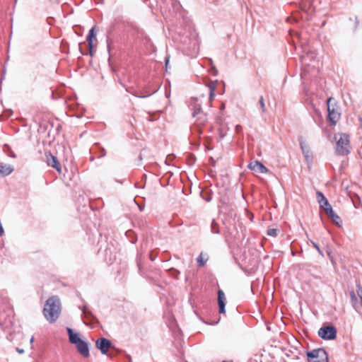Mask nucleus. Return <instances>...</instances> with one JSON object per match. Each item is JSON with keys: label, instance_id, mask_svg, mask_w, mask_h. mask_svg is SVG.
I'll return each mask as SVG.
<instances>
[{"label": "nucleus", "instance_id": "dca6fc26", "mask_svg": "<svg viewBox=\"0 0 362 362\" xmlns=\"http://www.w3.org/2000/svg\"><path fill=\"white\" fill-rule=\"evenodd\" d=\"M94 27L92 28L90 31H89V33L87 36V41H88V47H89V52H90V55H93V39L95 37V33H94Z\"/></svg>", "mask_w": 362, "mask_h": 362}, {"label": "nucleus", "instance_id": "7c9ffc66", "mask_svg": "<svg viewBox=\"0 0 362 362\" xmlns=\"http://www.w3.org/2000/svg\"><path fill=\"white\" fill-rule=\"evenodd\" d=\"M302 62H303V64H306V62H305V57H303L302 58Z\"/></svg>", "mask_w": 362, "mask_h": 362}, {"label": "nucleus", "instance_id": "f704fd0d", "mask_svg": "<svg viewBox=\"0 0 362 362\" xmlns=\"http://www.w3.org/2000/svg\"><path fill=\"white\" fill-rule=\"evenodd\" d=\"M327 255H328L329 257H331L330 252L327 251Z\"/></svg>", "mask_w": 362, "mask_h": 362}, {"label": "nucleus", "instance_id": "72a5a7b5", "mask_svg": "<svg viewBox=\"0 0 362 362\" xmlns=\"http://www.w3.org/2000/svg\"><path fill=\"white\" fill-rule=\"evenodd\" d=\"M136 97H140V98H144L145 96H140V95H136V94H134Z\"/></svg>", "mask_w": 362, "mask_h": 362}, {"label": "nucleus", "instance_id": "2f4dec72", "mask_svg": "<svg viewBox=\"0 0 362 362\" xmlns=\"http://www.w3.org/2000/svg\"><path fill=\"white\" fill-rule=\"evenodd\" d=\"M34 340H35L34 337H32L30 340V344H33L34 342Z\"/></svg>", "mask_w": 362, "mask_h": 362}, {"label": "nucleus", "instance_id": "a211bd4d", "mask_svg": "<svg viewBox=\"0 0 362 362\" xmlns=\"http://www.w3.org/2000/svg\"><path fill=\"white\" fill-rule=\"evenodd\" d=\"M316 195L320 206H322V204L327 201V198L323 195L322 192H317Z\"/></svg>", "mask_w": 362, "mask_h": 362}, {"label": "nucleus", "instance_id": "aec40b11", "mask_svg": "<svg viewBox=\"0 0 362 362\" xmlns=\"http://www.w3.org/2000/svg\"><path fill=\"white\" fill-rule=\"evenodd\" d=\"M267 235L276 237L277 235V230L276 228H269L267 230Z\"/></svg>", "mask_w": 362, "mask_h": 362}, {"label": "nucleus", "instance_id": "39448f33", "mask_svg": "<svg viewBox=\"0 0 362 362\" xmlns=\"http://www.w3.org/2000/svg\"><path fill=\"white\" fill-rule=\"evenodd\" d=\"M318 335L323 339L332 340L337 337V329L333 326H326L320 328Z\"/></svg>", "mask_w": 362, "mask_h": 362}, {"label": "nucleus", "instance_id": "9b49d317", "mask_svg": "<svg viewBox=\"0 0 362 362\" xmlns=\"http://www.w3.org/2000/svg\"><path fill=\"white\" fill-rule=\"evenodd\" d=\"M47 165L55 168L58 172H61V166L58 162L57 158L52 154L47 155Z\"/></svg>", "mask_w": 362, "mask_h": 362}, {"label": "nucleus", "instance_id": "bb28decb", "mask_svg": "<svg viewBox=\"0 0 362 362\" xmlns=\"http://www.w3.org/2000/svg\"><path fill=\"white\" fill-rule=\"evenodd\" d=\"M4 233V228L2 227V225L1 223H0V236H2Z\"/></svg>", "mask_w": 362, "mask_h": 362}, {"label": "nucleus", "instance_id": "9d476101", "mask_svg": "<svg viewBox=\"0 0 362 362\" xmlns=\"http://www.w3.org/2000/svg\"><path fill=\"white\" fill-rule=\"evenodd\" d=\"M248 168L250 170H254L257 173H265L267 172V168L262 163H260L259 161L251 162L248 165Z\"/></svg>", "mask_w": 362, "mask_h": 362}, {"label": "nucleus", "instance_id": "f03ea898", "mask_svg": "<svg viewBox=\"0 0 362 362\" xmlns=\"http://www.w3.org/2000/svg\"><path fill=\"white\" fill-rule=\"evenodd\" d=\"M197 98L192 100L191 105L193 109V117H197L194 127H192L193 132H197L198 134L202 133L201 126L204 125L207 120L206 115L202 111L201 104L197 103Z\"/></svg>", "mask_w": 362, "mask_h": 362}, {"label": "nucleus", "instance_id": "c9c22d12", "mask_svg": "<svg viewBox=\"0 0 362 362\" xmlns=\"http://www.w3.org/2000/svg\"><path fill=\"white\" fill-rule=\"evenodd\" d=\"M360 122H361V126H362V118H360Z\"/></svg>", "mask_w": 362, "mask_h": 362}, {"label": "nucleus", "instance_id": "0eeeda50", "mask_svg": "<svg viewBox=\"0 0 362 362\" xmlns=\"http://www.w3.org/2000/svg\"><path fill=\"white\" fill-rule=\"evenodd\" d=\"M332 100V98H329L327 101L328 118L333 124H335L340 117V114L337 111H336L334 107H331V102Z\"/></svg>", "mask_w": 362, "mask_h": 362}, {"label": "nucleus", "instance_id": "393cba45", "mask_svg": "<svg viewBox=\"0 0 362 362\" xmlns=\"http://www.w3.org/2000/svg\"><path fill=\"white\" fill-rule=\"evenodd\" d=\"M350 296L352 302H356L357 298L355 292L354 291H350Z\"/></svg>", "mask_w": 362, "mask_h": 362}, {"label": "nucleus", "instance_id": "f257e3e1", "mask_svg": "<svg viewBox=\"0 0 362 362\" xmlns=\"http://www.w3.org/2000/svg\"><path fill=\"white\" fill-rule=\"evenodd\" d=\"M61 312V303L57 296L49 298L45 304L43 314L50 323L57 320Z\"/></svg>", "mask_w": 362, "mask_h": 362}, {"label": "nucleus", "instance_id": "c756f323", "mask_svg": "<svg viewBox=\"0 0 362 362\" xmlns=\"http://www.w3.org/2000/svg\"><path fill=\"white\" fill-rule=\"evenodd\" d=\"M235 129H236L237 132H239L240 131V129H241V127L240 125H237L235 127Z\"/></svg>", "mask_w": 362, "mask_h": 362}, {"label": "nucleus", "instance_id": "a878e982", "mask_svg": "<svg viewBox=\"0 0 362 362\" xmlns=\"http://www.w3.org/2000/svg\"><path fill=\"white\" fill-rule=\"evenodd\" d=\"M314 247L317 250L318 253L321 255V256H323V253H322V251L320 250L319 245L315 243V242H312Z\"/></svg>", "mask_w": 362, "mask_h": 362}, {"label": "nucleus", "instance_id": "412c9836", "mask_svg": "<svg viewBox=\"0 0 362 362\" xmlns=\"http://www.w3.org/2000/svg\"><path fill=\"white\" fill-rule=\"evenodd\" d=\"M320 207L324 209L325 212H326L329 208H332V206L329 204L328 200L326 201L324 204H322V206H320Z\"/></svg>", "mask_w": 362, "mask_h": 362}, {"label": "nucleus", "instance_id": "cd10ccee", "mask_svg": "<svg viewBox=\"0 0 362 362\" xmlns=\"http://www.w3.org/2000/svg\"><path fill=\"white\" fill-rule=\"evenodd\" d=\"M216 223H214V221H213L212 223V230H213V232L214 233H218V230H216L215 228H216Z\"/></svg>", "mask_w": 362, "mask_h": 362}, {"label": "nucleus", "instance_id": "c85d7f7f", "mask_svg": "<svg viewBox=\"0 0 362 362\" xmlns=\"http://www.w3.org/2000/svg\"><path fill=\"white\" fill-rule=\"evenodd\" d=\"M16 351H17V352H18L19 354H23V353H24V350H23V349L16 348Z\"/></svg>", "mask_w": 362, "mask_h": 362}, {"label": "nucleus", "instance_id": "4468645a", "mask_svg": "<svg viewBox=\"0 0 362 362\" xmlns=\"http://www.w3.org/2000/svg\"><path fill=\"white\" fill-rule=\"evenodd\" d=\"M66 330H67V332L69 334V341L71 344H76L78 342L82 341V339L80 338L78 333L74 332V331L71 328H69V327L66 328Z\"/></svg>", "mask_w": 362, "mask_h": 362}, {"label": "nucleus", "instance_id": "4be33fe9", "mask_svg": "<svg viewBox=\"0 0 362 362\" xmlns=\"http://www.w3.org/2000/svg\"><path fill=\"white\" fill-rule=\"evenodd\" d=\"M356 293L362 303V287L360 285H357Z\"/></svg>", "mask_w": 362, "mask_h": 362}, {"label": "nucleus", "instance_id": "423d86ee", "mask_svg": "<svg viewBox=\"0 0 362 362\" xmlns=\"http://www.w3.org/2000/svg\"><path fill=\"white\" fill-rule=\"evenodd\" d=\"M299 142L302 153L306 161L308 163H310L313 160V153L310 146L303 138L299 139Z\"/></svg>", "mask_w": 362, "mask_h": 362}, {"label": "nucleus", "instance_id": "473e14b6", "mask_svg": "<svg viewBox=\"0 0 362 362\" xmlns=\"http://www.w3.org/2000/svg\"><path fill=\"white\" fill-rule=\"evenodd\" d=\"M168 62H169V59L168 58H166V59H165V66H166V67L168 66Z\"/></svg>", "mask_w": 362, "mask_h": 362}, {"label": "nucleus", "instance_id": "6e6552de", "mask_svg": "<svg viewBox=\"0 0 362 362\" xmlns=\"http://www.w3.org/2000/svg\"><path fill=\"white\" fill-rule=\"evenodd\" d=\"M95 345L96 347L100 350L102 354H105L111 346V342L105 338H99L96 341Z\"/></svg>", "mask_w": 362, "mask_h": 362}, {"label": "nucleus", "instance_id": "2eb2a0df", "mask_svg": "<svg viewBox=\"0 0 362 362\" xmlns=\"http://www.w3.org/2000/svg\"><path fill=\"white\" fill-rule=\"evenodd\" d=\"M13 171V168L11 165L0 163V176L10 175Z\"/></svg>", "mask_w": 362, "mask_h": 362}, {"label": "nucleus", "instance_id": "5701e85b", "mask_svg": "<svg viewBox=\"0 0 362 362\" xmlns=\"http://www.w3.org/2000/svg\"><path fill=\"white\" fill-rule=\"evenodd\" d=\"M259 105H260L262 112H265L266 111L265 104H264V98L262 96H261L259 98Z\"/></svg>", "mask_w": 362, "mask_h": 362}, {"label": "nucleus", "instance_id": "20e7f679", "mask_svg": "<svg viewBox=\"0 0 362 362\" xmlns=\"http://www.w3.org/2000/svg\"><path fill=\"white\" fill-rule=\"evenodd\" d=\"M309 358L315 359L313 362H328L327 354L323 349H313L307 353Z\"/></svg>", "mask_w": 362, "mask_h": 362}, {"label": "nucleus", "instance_id": "1a4fd4ad", "mask_svg": "<svg viewBox=\"0 0 362 362\" xmlns=\"http://www.w3.org/2000/svg\"><path fill=\"white\" fill-rule=\"evenodd\" d=\"M75 345L81 355L86 358L89 356V348L88 344L86 341L82 340L81 341L78 342Z\"/></svg>", "mask_w": 362, "mask_h": 362}, {"label": "nucleus", "instance_id": "ddd939ff", "mask_svg": "<svg viewBox=\"0 0 362 362\" xmlns=\"http://www.w3.org/2000/svg\"><path fill=\"white\" fill-rule=\"evenodd\" d=\"M225 294L222 290H218V303L219 306V313H225Z\"/></svg>", "mask_w": 362, "mask_h": 362}, {"label": "nucleus", "instance_id": "b1692460", "mask_svg": "<svg viewBox=\"0 0 362 362\" xmlns=\"http://www.w3.org/2000/svg\"><path fill=\"white\" fill-rule=\"evenodd\" d=\"M83 314L86 317H88L89 315H92L91 311H90L86 306L83 309Z\"/></svg>", "mask_w": 362, "mask_h": 362}, {"label": "nucleus", "instance_id": "6ab92c4d", "mask_svg": "<svg viewBox=\"0 0 362 362\" xmlns=\"http://www.w3.org/2000/svg\"><path fill=\"white\" fill-rule=\"evenodd\" d=\"M207 259H204L202 253L200 254V255L197 258V262L199 263V266L202 267L205 264Z\"/></svg>", "mask_w": 362, "mask_h": 362}, {"label": "nucleus", "instance_id": "7ed1b4c3", "mask_svg": "<svg viewBox=\"0 0 362 362\" xmlns=\"http://www.w3.org/2000/svg\"><path fill=\"white\" fill-rule=\"evenodd\" d=\"M337 141L336 152L339 155L345 156L350 152L349 136L346 134L341 133L335 136Z\"/></svg>", "mask_w": 362, "mask_h": 362}, {"label": "nucleus", "instance_id": "f8f14e48", "mask_svg": "<svg viewBox=\"0 0 362 362\" xmlns=\"http://www.w3.org/2000/svg\"><path fill=\"white\" fill-rule=\"evenodd\" d=\"M326 214L331 218L332 221L338 226H341L342 221L341 218L334 213L332 208H329L325 212Z\"/></svg>", "mask_w": 362, "mask_h": 362}, {"label": "nucleus", "instance_id": "f3484780", "mask_svg": "<svg viewBox=\"0 0 362 362\" xmlns=\"http://www.w3.org/2000/svg\"><path fill=\"white\" fill-rule=\"evenodd\" d=\"M217 81H212L209 85V100L211 101L215 96V90L216 88Z\"/></svg>", "mask_w": 362, "mask_h": 362}, {"label": "nucleus", "instance_id": "e433bc0d", "mask_svg": "<svg viewBox=\"0 0 362 362\" xmlns=\"http://www.w3.org/2000/svg\"><path fill=\"white\" fill-rule=\"evenodd\" d=\"M223 362H227V361H223Z\"/></svg>", "mask_w": 362, "mask_h": 362}]
</instances>
